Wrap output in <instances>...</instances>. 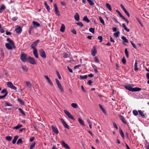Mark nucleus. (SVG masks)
I'll use <instances>...</instances> for the list:
<instances>
[{
	"label": "nucleus",
	"mask_w": 149,
	"mask_h": 149,
	"mask_svg": "<svg viewBox=\"0 0 149 149\" xmlns=\"http://www.w3.org/2000/svg\"><path fill=\"white\" fill-rule=\"evenodd\" d=\"M106 7L110 11L112 10V8L111 5L108 3H107L106 4Z\"/></svg>",
	"instance_id": "nucleus-35"
},
{
	"label": "nucleus",
	"mask_w": 149,
	"mask_h": 149,
	"mask_svg": "<svg viewBox=\"0 0 149 149\" xmlns=\"http://www.w3.org/2000/svg\"><path fill=\"white\" fill-rule=\"evenodd\" d=\"M7 85L10 88H11V87L13 85L12 83L10 81L8 82L7 83Z\"/></svg>",
	"instance_id": "nucleus-40"
},
{
	"label": "nucleus",
	"mask_w": 149,
	"mask_h": 149,
	"mask_svg": "<svg viewBox=\"0 0 149 149\" xmlns=\"http://www.w3.org/2000/svg\"><path fill=\"white\" fill-rule=\"evenodd\" d=\"M7 41L10 43V44L11 45H14V42L13 41L10 39L9 38H8L7 39Z\"/></svg>",
	"instance_id": "nucleus-23"
},
{
	"label": "nucleus",
	"mask_w": 149,
	"mask_h": 149,
	"mask_svg": "<svg viewBox=\"0 0 149 149\" xmlns=\"http://www.w3.org/2000/svg\"><path fill=\"white\" fill-rule=\"evenodd\" d=\"M17 101L18 102L22 105H24V102L22 100L19 98H18Z\"/></svg>",
	"instance_id": "nucleus-29"
},
{
	"label": "nucleus",
	"mask_w": 149,
	"mask_h": 149,
	"mask_svg": "<svg viewBox=\"0 0 149 149\" xmlns=\"http://www.w3.org/2000/svg\"><path fill=\"white\" fill-rule=\"evenodd\" d=\"M15 31L17 33L19 34L22 32V29L20 26L18 25L17 26V27L15 29Z\"/></svg>",
	"instance_id": "nucleus-7"
},
{
	"label": "nucleus",
	"mask_w": 149,
	"mask_h": 149,
	"mask_svg": "<svg viewBox=\"0 0 149 149\" xmlns=\"http://www.w3.org/2000/svg\"><path fill=\"white\" fill-rule=\"evenodd\" d=\"M71 32L74 34L75 35L77 34L76 31L74 29H73L71 30Z\"/></svg>",
	"instance_id": "nucleus-60"
},
{
	"label": "nucleus",
	"mask_w": 149,
	"mask_h": 149,
	"mask_svg": "<svg viewBox=\"0 0 149 149\" xmlns=\"http://www.w3.org/2000/svg\"><path fill=\"white\" fill-rule=\"evenodd\" d=\"M122 39L123 40V44L124 45H126L125 43H124V42H126L127 43H128V41L126 39V38L124 36H123L122 37H121Z\"/></svg>",
	"instance_id": "nucleus-19"
},
{
	"label": "nucleus",
	"mask_w": 149,
	"mask_h": 149,
	"mask_svg": "<svg viewBox=\"0 0 149 149\" xmlns=\"http://www.w3.org/2000/svg\"><path fill=\"white\" fill-rule=\"evenodd\" d=\"M19 112L23 116H26V115L24 112L23 111V110L21 108H19L18 109Z\"/></svg>",
	"instance_id": "nucleus-33"
},
{
	"label": "nucleus",
	"mask_w": 149,
	"mask_h": 149,
	"mask_svg": "<svg viewBox=\"0 0 149 149\" xmlns=\"http://www.w3.org/2000/svg\"><path fill=\"white\" fill-rule=\"evenodd\" d=\"M19 138V136L17 135L15 136H14V138L12 141V143L13 144H15L17 140V139Z\"/></svg>",
	"instance_id": "nucleus-22"
},
{
	"label": "nucleus",
	"mask_w": 149,
	"mask_h": 149,
	"mask_svg": "<svg viewBox=\"0 0 149 149\" xmlns=\"http://www.w3.org/2000/svg\"><path fill=\"white\" fill-rule=\"evenodd\" d=\"M113 127L114 128H115L116 129H118V127H117V125L115 123H114V122L113 123Z\"/></svg>",
	"instance_id": "nucleus-63"
},
{
	"label": "nucleus",
	"mask_w": 149,
	"mask_h": 149,
	"mask_svg": "<svg viewBox=\"0 0 149 149\" xmlns=\"http://www.w3.org/2000/svg\"><path fill=\"white\" fill-rule=\"evenodd\" d=\"M93 82V81L91 80H89L87 83L89 85H91V84Z\"/></svg>",
	"instance_id": "nucleus-62"
},
{
	"label": "nucleus",
	"mask_w": 149,
	"mask_h": 149,
	"mask_svg": "<svg viewBox=\"0 0 149 149\" xmlns=\"http://www.w3.org/2000/svg\"><path fill=\"white\" fill-rule=\"evenodd\" d=\"M130 42L132 45L134 47V48L135 49H136V47L135 44L134 42H133L132 41H130Z\"/></svg>",
	"instance_id": "nucleus-58"
},
{
	"label": "nucleus",
	"mask_w": 149,
	"mask_h": 149,
	"mask_svg": "<svg viewBox=\"0 0 149 149\" xmlns=\"http://www.w3.org/2000/svg\"><path fill=\"white\" fill-rule=\"evenodd\" d=\"M4 106L5 107L12 106V104H10L8 102L6 101L5 104H4Z\"/></svg>",
	"instance_id": "nucleus-45"
},
{
	"label": "nucleus",
	"mask_w": 149,
	"mask_h": 149,
	"mask_svg": "<svg viewBox=\"0 0 149 149\" xmlns=\"http://www.w3.org/2000/svg\"><path fill=\"white\" fill-rule=\"evenodd\" d=\"M125 88L130 91H132V88L130 84L127 85L125 86Z\"/></svg>",
	"instance_id": "nucleus-16"
},
{
	"label": "nucleus",
	"mask_w": 149,
	"mask_h": 149,
	"mask_svg": "<svg viewBox=\"0 0 149 149\" xmlns=\"http://www.w3.org/2000/svg\"><path fill=\"white\" fill-rule=\"evenodd\" d=\"M6 139L8 141H10L12 139V137L9 136H7L6 137Z\"/></svg>",
	"instance_id": "nucleus-48"
},
{
	"label": "nucleus",
	"mask_w": 149,
	"mask_h": 149,
	"mask_svg": "<svg viewBox=\"0 0 149 149\" xmlns=\"http://www.w3.org/2000/svg\"><path fill=\"white\" fill-rule=\"evenodd\" d=\"M55 80L56 83L58 87L62 93H63L64 92L63 87L62 86L61 84L59 82V80L57 79H56Z\"/></svg>",
	"instance_id": "nucleus-2"
},
{
	"label": "nucleus",
	"mask_w": 149,
	"mask_h": 149,
	"mask_svg": "<svg viewBox=\"0 0 149 149\" xmlns=\"http://www.w3.org/2000/svg\"><path fill=\"white\" fill-rule=\"evenodd\" d=\"M99 19L100 22L102 23L103 25H104L105 24L104 21L103 19L102 18V17H101L100 16L99 17Z\"/></svg>",
	"instance_id": "nucleus-32"
},
{
	"label": "nucleus",
	"mask_w": 149,
	"mask_h": 149,
	"mask_svg": "<svg viewBox=\"0 0 149 149\" xmlns=\"http://www.w3.org/2000/svg\"><path fill=\"white\" fill-rule=\"evenodd\" d=\"M122 61L123 64H125L126 63V60L125 57H123L122 58Z\"/></svg>",
	"instance_id": "nucleus-59"
},
{
	"label": "nucleus",
	"mask_w": 149,
	"mask_h": 149,
	"mask_svg": "<svg viewBox=\"0 0 149 149\" xmlns=\"http://www.w3.org/2000/svg\"><path fill=\"white\" fill-rule=\"evenodd\" d=\"M33 27L36 28L40 26V24L37 22L33 21L32 22Z\"/></svg>",
	"instance_id": "nucleus-12"
},
{
	"label": "nucleus",
	"mask_w": 149,
	"mask_h": 149,
	"mask_svg": "<svg viewBox=\"0 0 149 149\" xmlns=\"http://www.w3.org/2000/svg\"><path fill=\"white\" fill-rule=\"evenodd\" d=\"M95 28H90L89 29V31L90 32L93 33H94L95 32Z\"/></svg>",
	"instance_id": "nucleus-49"
},
{
	"label": "nucleus",
	"mask_w": 149,
	"mask_h": 149,
	"mask_svg": "<svg viewBox=\"0 0 149 149\" xmlns=\"http://www.w3.org/2000/svg\"><path fill=\"white\" fill-rule=\"evenodd\" d=\"M78 121H79V122L80 124H82V125H83L84 126L85 125L84 123V122L82 119H81L80 118H79L78 119Z\"/></svg>",
	"instance_id": "nucleus-43"
},
{
	"label": "nucleus",
	"mask_w": 149,
	"mask_h": 149,
	"mask_svg": "<svg viewBox=\"0 0 149 149\" xmlns=\"http://www.w3.org/2000/svg\"><path fill=\"white\" fill-rule=\"evenodd\" d=\"M67 68L68 70L70 72L72 73L73 72L72 70L71 69L69 66H68L67 67Z\"/></svg>",
	"instance_id": "nucleus-61"
},
{
	"label": "nucleus",
	"mask_w": 149,
	"mask_h": 149,
	"mask_svg": "<svg viewBox=\"0 0 149 149\" xmlns=\"http://www.w3.org/2000/svg\"><path fill=\"white\" fill-rule=\"evenodd\" d=\"M27 55L26 54H23L20 56V58L22 61L23 62H26L27 61V58H26Z\"/></svg>",
	"instance_id": "nucleus-6"
},
{
	"label": "nucleus",
	"mask_w": 149,
	"mask_h": 149,
	"mask_svg": "<svg viewBox=\"0 0 149 149\" xmlns=\"http://www.w3.org/2000/svg\"><path fill=\"white\" fill-rule=\"evenodd\" d=\"M54 7L55 8V12H56V15L58 16H60V14L56 3L54 4Z\"/></svg>",
	"instance_id": "nucleus-10"
},
{
	"label": "nucleus",
	"mask_w": 149,
	"mask_h": 149,
	"mask_svg": "<svg viewBox=\"0 0 149 149\" xmlns=\"http://www.w3.org/2000/svg\"><path fill=\"white\" fill-rule=\"evenodd\" d=\"M64 112L65 114L68 116V117L72 120H75V119L73 116L70 113V112L66 110H64Z\"/></svg>",
	"instance_id": "nucleus-3"
},
{
	"label": "nucleus",
	"mask_w": 149,
	"mask_h": 149,
	"mask_svg": "<svg viewBox=\"0 0 149 149\" xmlns=\"http://www.w3.org/2000/svg\"><path fill=\"white\" fill-rule=\"evenodd\" d=\"M120 33L119 31H118L117 32L114 33L113 34V36L115 37L116 38L119 36L120 35Z\"/></svg>",
	"instance_id": "nucleus-37"
},
{
	"label": "nucleus",
	"mask_w": 149,
	"mask_h": 149,
	"mask_svg": "<svg viewBox=\"0 0 149 149\" xmlns=\"http://www.w3.org/2000/svg\"><path fill=\"white\" fill-rule=\"evenodd\" d=\"M97 38L100 40L99 42H102L103 37L102 36H98L97 37Z\"/></svg>",
	"instance_id": "nucleus-52"
},
{
	"label": "nucleus",
	"mask_w": 149,
	"mask_h": 149,
	"mask_svg": "<svg viewBox=\"0 0 149 149\" xmlns=\"http://www.w3.org/2000/svg\"><path fill=\"white\" fill-rule=\"evenodd\" d=\"M119 132H120V134L121 136L122 137L123 139H124L125 138V136H124V133L123 132L122 130L120 128L119 129Z\"/></svg>",
	"instance_id": "nucleus-24"
},
{
	"label": "nucleus",
	"mask_w": 149,
	"mask_h": 149,
	"mask_svg": "<svg viewBox=\"0 0 149 149\" xmlns=\"http://www.w3.org/2000/svg\"><path fill=\"white\" fill-rule=\"evenodd\" d=\"M40 42V40L38 39L34 41L31 45V48L33 49H36V47L37 46L38 43Z\"/></svg>",
	"instance_id": "nucleus-5"
},
{
	"label": "nucleus",
	"mask_w": 149,
	"mask_h": 149,
	"mask_svg": "<svg viewBox=\"0 0 149 149\" xmlns=\"http://www.w3.org/2000/svg\"><path fill=\"white\" fill-rule=\"evenodd\" d=\"M35 138L34 137H31L29 139V141L30 142H32L34 140Z\"/></svg>",
	"instance_id": "nucleus-64"
},
{
	"label": "nucleus",
	"mask_w": 149,
	"mask_h": 149,
	"mask_svg": "<svg viewBox=\"0 0 149 149\" xmlns=\"http://www.w3.org/2000/svg\"><path fill=\"white\" fill-rule=\"evenodd\" d=\"M61 144L62 146L66 149H70L68 145L64 141H61Z\"/></svg>",
	"instance_id": "nucleus-8"
},
{
	"label": "nucleus",
	"mask_w": 149,
	"mask_h": 149,
	"mask_svg": "<svg viewBox=\"0 0 149 149\" xmlns=\"http://www.w3.org/2000/svg\"><path fill=\"white\" fill-rule=\"evenodd\" d=\"M27 61L31 64L34 65L37 64V62L34 58L30 56H29L27 58Z\"/></svg>",
	"instance_id": "nucleus-1"
},
{
	"label": "nucleus",
	"mask_w": 149,
	"mask_h": 149,
	"mask_svg": "<svg viewBox=\"0 0 149 149\" xmlns=\"http://www.w3.org/2000/svg\"><path fill=\"white\" fill-rule=\"evenodd\" d=\"M94 61L96 63H99L100 61L97 57H95L94 58Z\"/></svg>",
	"instance_id": "nucleus-55"
},
{
	"label": "nucleus",
	"mask_w": 149,
	"mask_h": 149,
	"mask_svg": "<svg viewBox=\"0 0 149 149\" xmlns=\"http://www.w3.org/2000/svg\"><path fill=\"white\" fill-rule=\"evenodd\" d=\"M5 46L6 48L8 49L11 50L13 49V48L11 46L10 44L9 43H6Z\"/></svg>",
	"instance_id": "nucleus-17"
},
{
	"label": "nucleus",
	"mask_w": 149,
	"mask_h": 149,
	"mask_svg": "<svg viewBox=\"0 0 149 149\" xmlns=\"http://www.w3.org/2000/svg\"><path fill=\"white\" fill-rule=\"evenodd\" d=\"M141 90V88H140L135 87L132 88V92H136L139 91Z\"/></svg>",
	"instance_id": "nucleus-21"
},
{
	"label": "nucleus",
	"mask_w": 149,
	"mask_h": 149,
	"mask_svg": "<svg viewBox=\"0 0 149 149\" xmlns=\"http://www.w3.org/2000/svg\"><path fill=\"white\" fill-rule=\"evenodd\" d=\"M60 120H61V122L63 124V126L64 127L68 129H69V127L68 125L67 124V123H66V122L62 118H60Z\"/></svg>",
	"instance_id": "nucleus-9"
},
{
	"label": "nucleus",
	"mask_w": 149,
	"mask_h": 149,
	"mask_svg": "<svg viewBox=\"0 0 149 149\" xmlns=\"http://www.w3.org/2000/svg\"><path fill=\"white\" fill-rule=\"evenodd\" d=\"M26 84L27 86H28L29 88H31V84L29 81H26Z\"/></svg>",
	"instance_id": "nucleus-46"
},
{
	"label": "nucleus",
	"mask_w": 149,
	"mask_h": 149,
	"mask_svg": "<svg viewBox=\"0 0 149 149\" xmlns=\"http://www.w3.org/2000/svg\"><path fill=\"white\" fill-rule=\"evenodd\" d=\"M99 106L100 108L101 109V110L102 111V112L104 113H106V111L105 110V109L103 108V107H102V105L100 104H99Z\"/></svg>",
	"instance_id": "nucleus-38"
},
{
	"label": "nucleus",
	"mask_w": 149,
	"mask_h": 149,
	"mask_svg": "<svg viewBox=\"0 0 149 149\" xmlns=\"http://www.w3.org/2000/svg\"><path fill=\"white\" fill-rule=\"evenodd\" d=\"M133 114L135 116H136L138 115V112L136 110H133Z\"/></svg>",
	"instance_id": "nucleus-50"
},
{
	"label": "nucleus",
	"mask_w": 149,
	"mask_h": 149,
	"mask_svg": "<svg viewBox=\"0 0 149 149\" xmlns=\"http://www.w3.org/2000/svg\"><path fill=\"white\" fill-rule=\"evenodd\" d=\"M6 8V7L4 5H1L0 8V13H2L4 10Z\"/></svg>",
	"instance_id": "nucleus-18"
},
{
	"label": "nucleus",
	"mask_w": 149,
	"mask_h": 149,
	"mask_svg": "<svg viewBox=\"0 0 149 149\" xmlns=\"http://www.w3.org/2000/svg\"><path fill=\"white\" fill-rule=\"evenodd\" d=\"M122 27L124 28L125 30V31H127V32H129L130 31V29H127V28L125 25L124 23L122 24Z\"/></svg>",
	"instance_id": "nucleus-31"
},
{
	"label": "nucleus",
	"mask_w": 149,
	"mask_h": 149,
	"mask_svg": "<svg viewBox=\"0 0 149 149\" xmlns=\"http://www.w3.org/2000/svg\"><path fill=\"white\" fill-rule=\"evenodd\" d=\"M1 93L2 94L5 93L4 94H6V96H7L8 94V92L7 91V90L6 89H3V90L1 91Z\"/></svg>",
	"instance_id": "nucleus-25"
},
{
	"label": "nucleus",
	"mask_w": 149,
	"mask_h": 149,
	"mask_svg": "<svg viewBox=\"0 0 149 149\" xmlns=\"http://www.w3.org/2000/svg\"><path fill=\"white\" fill-rule=\"evenodd\" d=\"M87 1L91 6H93L94 5V3L93 0H87Z\"/></svg>",
	"instance_id": "nucleus-36"
},
{
	"label": "nucleus",
	"mask_w": 149,
	"mask_h": 149,
	"mask_svg": "<svg viewBox=\"0 0 149 149\" xmlns=\"http://www.w3.org/2000/svg\"><path fill=\"white\" fill-rule=\"evenodd\" d=\"M22 68L24 71H27L28 70V68H27L26 66H22Z\"/></svg>",
	"instance_id": "nucleus-44"
},
{
	"label": "nucleus",
	"mask_w": 149,
	"mask_h": 149,
	"mask_svg": "<svg viewBox=\"0 0 149 149\" xmlns=\"http://www.w3.org/2000/svg\"><path fill=\"white\" fill-rule=\"evenodd\" d=\"M65 25L63 24H62L60 31L62 32H64L65 31Z\"/></svg>",
	"instance_id": "nucleus-20"
},
{
	"label": "nucleus",
	"mask_w": 149,
	"mask_h": 149,
	"mask_svg": "<svg viewBox=\"0 0 149 149\" xmlns=\"http://www.w3.org/2000/svg\"><path fill=\"white\" fill-rule=\"evenodd\" d=\"M80 78L81 79H86L87 78V75H85L84 76H82L80 75L79 76Z\"/></svg>",
	"instance_id": "nucleus-41"
},
{
	"label": "nucleus",
	"mask_w": 149,
	"mask_h": 149,
	"mask_svg": "<svg viewBox=\"0 0 149 149\" xmlns=\"http://www.w3.org/2000/svg\"><path fill=\"white\" fill-rule=\"evenodd\" d=\"M125 13L126 14V15L129 17L130 16V14L129 12L127 11V10L125 9L124 10H123Z\"/></svg>",
	"instance_id": "nucleus-57"
},
{
	"label": "nucleus",
	"mask_w": 149,
	"mask_h": 149,
	"mask_svg": "<svg viewBox=\"0 0 149 149\" xmlns=\"http://www.w3.org/2000/svg\"><path fill=\"white\" fill-rule=\"evenodd\" d=\"M53 131L56 134L58 133V131L57 128L56 126H54L53 125H51Z\"/></svg>",
	"instance_id": "nucleus-11"
},
{
	"label": "nucleus",
	"mask_w": 149,
	"mask_h": 149,
	"mask_svg": "<svg viewBox=\"0 0 149 149\" xmlns=\"http://www.w3.org/2000/svg\"><path fill=\"white\" fill-rule=\"evenodd\" d=\"M76 24L80 26L81 27H82L84 26V25L81 22H79L76 23Z\"/></svg>",
	"instance_id": "nucleus-51"
},
{
	"label": "nucleus",
	"mask_w": 149,
	"mask_h": 149,
	"mask_svg": "<svg viewBox=\"0 0 149 149\" xmlns=\"http://www.w3.org/2000/svg\"><path fill=\"white\" fill-rule=\"evenodd\" d=\"M74 18L75 20L77 21H78L79 20V15L77 13H76L74 15Z\"/></svg>",
	"instance_id": "nucleus-14"
},
{
	"label": "nucleus",
	"mask_w": 149,
	"mask_h": 149,
	"mask_svg": "<svg viewBox=\"0 0 149 149\" xmlns=\"http://www.w3.org/2000/svg\"><path fill=\"white\" fill-rule=\"evenodd\" d=\"M36 144V143L35 142L33 143L30 146V149H32L35 146V145Z\"/></svg>",
	"instance_id": "nucleus-56"
},
{
	"label": "nucleus",
	"mask_w": 149,
	"mask_h": 149,
	"mask_svg": "<svg viewBox=\"0 0 149 149\" xmlns=\"http://www.w3.org/2000/svg\"><path fill=\"white\" fill-rule=\"evenodd\" d=\"M48 83L50 84L52 86H53V84L49 78L47 80Z\"/></svg>",
	"instance_id": "nucleus-53"
},
{
	"label": "nucleus",
	"mask_w": 149,
	"mask_h": 149,
	"mask_svg": "<svg viewBox=\"0 0 149 149\" xmlns=\"http://www.w3.org/2000/svg\"><path fill=\"white\" fill-rule=\"evenodd\" d=\"M71 105L74 108H76L78 107L77 104L76 103H72L71 104Z\"/></svg>",
	"instance_id": "nucleus-42"
},
{
	"label": "nucleus",
	"mask_w": 149,
	"mask_h": 149,
	"mask_svg": "<svg viewBox=\"0 0 149 149\" xmlns=\"http://www.w3.org/2000/svg\"><path fill=\"white\" fill-rule=\"evenodd\" d=\"M125 53L126 57L127 58H129V53L127 51V48H126L125 49Z\"/></svg>",
	"instance_id": "nucleus-39"
},
{
	"label": "nucleus",
	"mask_w": 149,
	"mask_h": 149,
	"mask_svg": "<svg viewBox=\"0 0 149 149\" xmlns=\"http://www.w3.org/2000/svg\"><path fill=\"white\" fill-rule=\"evenodd\" d=\"M97 51L95 49H94L93 50H92L91 55L93 56H95L96 54Z\"/></svg>",
	"instance_id": "nucleus-34"
},
{
	"label": "nucleus",
	"mask_w": 149,
	"mask_h": 149,
	"mask_svg": "<svg viewBox=\"0 0 149 149\" xmlns=\"http://www.w3.org/2000/svg\"><path fill=\"white\" fill-rule=\"evenodd\" d=\"M118 116L122 121L125 124L127 123V121L124 117L120 115H119Z\"/></svg>",
	"instance_id": "nucleus-13"
},
{
	"label": "nucleus",
	"mask_w": 149,
	"mask_h": 149,
	"mask_svg": "<svg viewBox=\"0 0 149 149\" xmlns=\"http://www.w3.org/2000/svg\"><path fill=\"white\" fill-rule=\"evenodd\" d=\"M139 114L143 118L145 117V115L143 113L142 111L141 110H138V111Z\"/></svg>",
	"instance_id": "nucleus-26"
},
{
	"label": "nucleus",
	"mask_w": 149,
	"mask_h": 149,
	"mask_svg": "<svg viewBox=\"0 0 149 149\" xmlns=\"http://www.w3.org/2000/svg\"><path fill=\"white\" fill-rule=\"evenodd\" d=\"M22 126V125H21L19 124H18L16 126L13 127V129L18 130L19 128H21Z\"/></svg>",
	"instance_id": "nucleus-27"
},
{
	"label": "nucleus",
	"mask_w": 149,
	"mask_h": 149,
	"mask_svg": "<svg viewBox=\"0 0 149 149\" xmlns=\"http://www.w3.org/2000/svg\"><path fill=\"white\" fill-rule=\"evenodd\" d=\"M22 142V139H19L17 141V144H21Z\"/></svg>",
	"instance_id": "nucleus-47"
},
{
	"label": "nucleus",
	"mask_w": 149,
	"mask_h": 149,
	"mask_svg": "<svg viewBox=\"0 0 149 149\" xmlns=\"http://www.w3.org/2000/svg\"><path fill=\"white\" fill-rule=\"evenodd\" d=\"M134 70L135 71H137L138 70V68H137V63L136 61L134 64Z\"/></svg>",
	"instance_id": "nucleus-30"
},
{
	"label": "nucleus",
	"mask_w": 149,
	"mask_h": 149,
	"mask_svg": "<svg viewBox=\"0 0 149 149\" xmlns=\"http://www.w3.org/2000/svg\"><path fill=\"white\" fill-rule=\"evenodd\" d=\"M56 73L59 79H61V77L59 73V72L57 70H56Z\"/></svg>",
	"instance_id": "nucleus-54"
},
{
	"label": "nucleus",
	"mask_w": 149,
	"mask_h": 149,
	"mask_svg": "<svg viewBox=\"0 0 149 149\" xmlns=\"http://www.w3.org/2000/svg\"><path fill=\"white\" fill-rule=\"evenodd\" d=\"M83 20L87 23H89L90 22V21L89 19L88 18L87 16H85L83 18Z\"/></svg>",
	"instance_id": "nucleus-28"
},
{
	"label": "nucleus",
	"mask_w": 149,
	"mask_h": 149,
	"mask_svg": "<svg viewBox=\"0 0 149 149\" xmlns=\"http://www.w3.org/2000/svg\"><path fill=\"white\" fill-rule=\"evenodd\" d=\"M33 54L36 58H38V51L37 49H33Z\"/></svg>",
	"instance_id": "nucleus-15"
},
{
	"label": "nucleus",
	"mask_w": 149,
	"mask_h": 149,
	"mask_svg": "<svg viewBox=\"0 0 149 149\" xmlns=\"http://www.w3.org/2000/svg\"><path fill=\"white\" fill-rule=\"evenodd\" d=\"M39 54L40 56L44 58H45L46 57V55L45 51L43 49H40L39 51Z\"/></svg>",
	"instance_id": "nucleus-4"
}]
</instances>
